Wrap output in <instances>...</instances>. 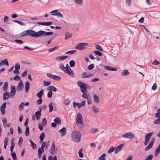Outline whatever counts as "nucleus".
I'll use <instances>...</instances> for the list:
<instances>
[{
  "instance_id": "56",
  "label": "nucleus",
  "mask_w": 160,
  "mask_h": 160,
  "mask_svg": "<svg viewBox=\"0 0 160 160\" xmlns=\"http://www.w3.org/2000/svg\"><path fill=\"white\" fill-rule=\"evenodd\" d=\"M153 158V155L152 154H150L144 160H152Z\"/></svg>"
},
{
  "instance_id": "15",
  "label": "nucleus",
  "mask_w": 160,
  "mask_h": 160,
  "mask_svg": "<svg viewBox=\"0 0 160 160\" xmlns=\"http://www.w3.org/2000/svg\"><path fill=\"white\" fill-rule=\"evenodd\" d=\"M24 87V85L22 81H21L18 83L17 87V90L18 91H21L22 90Z\"/></svg>"
},
{
  "instance_id": "32",
  "label": "nucleus",
  "mask_w": 160,
  "mask_h": 160,
  "mask_svg": "<svg viewBox=\"0 0 160 160\" xmlns=\"http://www.w3.org/2000/svg\"><path fill=\"white\" fill-rule=\"evenodd\" d=\"M8 87V83L7 82H4V86L3 87V90L4 91H6Z\"/></svg>"
},
{
  "instance_id": "24",
  "label": "nucleus",
  "mask_w": 160,
  "mask_h": 160,
  "mask_svg": "<svg viewBox=\"0 0 160 160\" xmlns=\"http://www.w3.org/2000/svg\"><path fill=\"white\" fill-rule=\"evenodd\" d=\"M36 119L38 120L39 119L40 117L41 116V113L39 111H38L35 112L34 115Z\"/></svg>"
},
{
  "instance_id": "53",
  "label": "nucleus",
  "mask_w": 160,
  "mask_h": 160,
  "mask_svg": "<svg viewBox=\"0 0 160 160\" xmlns=\"http://www.w3.org/2000/svg\"><path fill=\"white\" fill-rule=\"evenodd\" d=\"M116 148L114 147H112L108 150V153H109L113 152L115 149Z\"/></svg>"
},
{
  "instance_id": "41",
  "label": "nucleus",
  "mask_w": 160,
  "mask_h": 160,
  "mask_svg": "<svg viewBox=\"0 0 160 160\" xmlns=\"http://www.w3.org/2000/svg\"><path fill=\"white\" fill-rule=\"evenodd\" d=\"M2 121L4 127H6V124H7V121L6 118L4 117L2 119Z\"/></svg>"
},
{
  "instance_id": "33",
  "label": "nucleus",
  "mask_w": 160,
  "mask_h": 160,
  "mask_svg": "<svg viewBox=\"0 0 160 160\" xmlns=\"http://www.w3.org/2000/svg\"><path fill=\"white\" fill-rule=\"evenodd\" d=\"M54 122L57 124H60L61 123V121L60 118H56L54 120Z\"/></svg>"
},
{
  "instance_id": "49",
  "label": "nucleus",
  "mask_w": 160,
  "mask_h": 160,
  "mask_svg": "<svg viewBox=\"0 0 160 160\" xmlns=\"http://www.w3.org/2000/svg\"><path fill=\"white\" fill-rule=\"evenodd\" d=\"M159 62L157 60H154L152 62V64L154 66H157L160 64Z\"/></svg>"
},
{
  "instance_id": "37",
  "label": "nucleus",
  "mask_w": 160,
  "mask_h": 160,
  "mask_svg": "<svg viewBox=\"0 0 160 160\" xmlns=\"http://www.w3.org/2000/svg\"><path fill=\"white\" fill-rule=\"evenodd\" d=\"M59 67L64 72L66 69L65 68V67L64 66V65L62 63H61L59 64Z\"/></svg>"
},
{
  "instance_id": "18",
  "label": "nucleus",
  "mask_w": 160,
  "mask_h": 160,
  "mask_svg": "<svg viewBox=\"0 0 160 160\" xmlns=\"http://www.w3.org/2000/svg\"><path fill=\"white\" fill-rule=\"evenodd\" d=\"M10 96L9 93L8 92H5L3 94V99L4 100H6Z\"/></svg>"
},
{
  "instance_id": "57",
  "label": "nucleus",
  "mask_w": 160,
  "mask_h": 160,
  "mask_svg": "<svg viewBox=\"0 0 160 160\" xmlns=\"http://www.w3.org/2000/svg\"><path fill=\"white\" fill-rule=\"evenodd\" d=\"M14 68L16 70H19L20 68V65L18 63H16L15 65Z\"/></svg>"
},
{
  "instance_id": "60",
  "label": "nucleus",
  "mask_w": 160,
  "mask_h": 160,
  "mask_svg": "<svg viewBox=\"0 0 160 160\" xmlns=\"http://www.w3.org/2000/svg\"><path fill=\"white\" fill-rule=\"evenodd\" d=\"M47 75L48 77L53 79H54L55 76V75H52L50 73H47Z\"/></svg>"
},
{
  "instance_id": "36",
  "label": "nucleus",
  "mask_w": 160,
  "mask_h": 160,
  "mask_svg": "<svg viewBox=\"0 0 160 160\" xmlns=\"http://www.w3.org/2000/svg\"><path fill=\"white\" fill-rule=\"evenodd\" d=\"M48 107L49 108V112H52L53 109V106L52 105V103L51 102L49 104Z\"/></svg>"
},
{
  "instance_id": "39",
  "label": "nucleus",
  "mask_w": 160,
  "mask_h": 160,
  "mask_svg": "<svg viewBox=\"0 0 160 160\" xmlns=\"http://www.w3.org/2000/svg\"><path fill=\"white\" fill-rule=\"evenodd\" d=\"M95 47L96 49L99 50L101 51H103V50L101 47V46L99 45H95Z\"/></svg>"
},
{
  "instance_id": "5",
  "label": "nucleus",
  "mask_w": 160,
  "mask_h": 160,
  "mask_svg": "<svg viewBox=\"0 0 160 160\" xmlns=\"http://www.w3.org/2000/svg\"><path fill=\"white\" fill-rule=\"evenodd\" d=\"M37 38H38L43 35L48 36V35H51L53 34V33L52 32H46L45 31L40 30L37 32Z\"/></svg>"
},
{
  "instance_id": "54",
  "label": "nucleus",
  "mask_w": 160,
  "mask_h": 160,
  "mask_svg": "<svg viewBox=\"0 0 160 160\" xmlns=\"http://www.w3.org/2000/svg\"><path fill=\"white\" fill-rule=\"evenodd\" d=\"M82 148L78 152L80 158H82L83 156L82 153Z\"/></svg>"
},
{
  "instance_id": "30",
  "label": "nucleus",
  "mask_w": 160,
  "mask_h": 160,
  "mask_svg": "<svg viewBox=\"0 0 160 160\" xmlns=\"http://www.w3.org/2000/svg\"><path fill=\"white\" fill-rule=\"evenodd\" d=\"M8 141V138L7 137H5L4 141V147L5 149H6Z\"/></svg>"
},
{
  "instance_id": "47",
  "label": "nucleus",
  "mask_w": 160,
  "mask_h": 160,
  "mask_svg": "<svg viewBox=\"0 0 160 160\" xmlns=\"http://www.w3.org/2000/svg\"><path fill=\"white\" fill-rule=\"evenodd\" d=\"M155 116L156 118H160V108L158 109L157 112L155 114Z\"/></svg>"
},
{
  "instance_id": "27",
  "label": "nucleus",
  "mask_w": 160,
  "mask_h": 160,
  "mask_svg": "<svg viewBox=\"0 0 160 160\" xmlns=\"http://www.w3.org/2000/svg\"><path fill=\"white\" fill-rule=\"evenodd\" d=\"M129 74V72L126 69L123 70L121 72V75L122 76L127 75Z\"/></svg>"
},
{
  "instance_id": "31",
  "label": "nucleus",
  "mask_w": 160,
  "mask_h": 160,
  "mask_svg": "<svg viewBox=\"0 0 160 160\" xmlns=\"http://www.w3.org/2000/svg\"><path fill=\"white\" fill-rule=\"evenodd\" d=\"M29 88V83L28 81H27L25 82V89L26 92H27Z\"/></svg>"
},
{
  "instance_id": "45",
  "label": "nucleus",
  "mask_w": 160,
  "mask_h": 160,
  "mask_svg": "<svg viewBox=\"0 0 160 160\" xmlns=\"http://www.w3.org/2000/svg\"><path fill=\"white\" fill-rule=\"evenodd\" d=\"M51 82L50 81H47L44 80L43 81V85L45 86H47L50 84Z\"/></svg>"
},
{
  "instance_id": "40",
  "label": "nucleus",
  "mask_w": 160,
  "mask_h": 160,
  "mask_svg": "<svg viewBox=\"0 0 160 160\" xmlns=\"http://www.w3.org/2000/svg\"><path fill=\"white\" fill-rule=\"evenodd\" d=\"M77 52V51L76 50H73L68 51L67 52H66L65 53L67 54H72L76 52Z\"/></svg>"
},
{
  "instance_id": "62",
  "label": "nucleus",
  "mask_w": 160,
  "mask_h": 160,
  "mask_svg": "<svg viewBox=\"0 0 160 160\" xmlns=\"http://www.w3.org/2000/svg\"><path fill=\"white\" fill-rule=\"evenodd\" d=\"M157 87L156 82H155L152 87V90H155L157 88Z\"/></svg>"
},
{
  "instance_id": "34",
  "label": "nucleus",
  "mask_w": 160,
  "mask_h": 160,
  "mask_svg": "<svg viewBox=\"0 0 160 160\" xmlns=\"http://www.w3.org/2000/svg\"><path fill=\"white\" fill-rule=\"evenodd\" d=\"M106 155L105 153H104L102 154L98 158V160H105L106 158L105 157Z\"/></svg>"
},
{
  "instance_id": "51",
  "label": "nucleus",
  "mask_w": 160,
  "mask_h": 160,
  "mask_svg": "<svg viewBox=\"0 0 160 160\" xmlns=\"http://www.w3.org/2000/svg\"><path fill=\"white\" fill-rule=\"evenodd\" d=\"M75 2L79 5H82L83 3L82 0H74Z\"/></svg>"
},
{
  "instance_id": "48",
  "label": "nucleus",
  "mask_w": 160,
  "mask_h": 160,
  "mask_svg": "<svg viewBox=\"0 0 160 160\" xmlns=\"http://www.w3.org/2000/svg\"><path fill=\"white\" fill-rule=\"evenodd\" d=\"M86 92H84V93H83V94L82 95V97L88 99L89 98V94H87Z\"/></svg>"
},
{
  "instance_id": "44",
  "label": "nucleus",
  "mask_w": 160,
  "mask_h": 160,
  "mask_svg": "<svg viewBox=\"0 0 160 160\" xmlns=\"http://www.w3.org/2000/svg\"><path fill=\"white\" fill-rule=\"evenodd\" d=\"M13 139H12V141H11L12 144H11V146L10 147V151H11V152H13V148H14V145H15V144H14V143H13Z\"/></svg>"
},
{
  "instance_id": "22",
  "label": "nucleus",
  "mask_w": 160,
  "mask_h": 160,
  "mask_svg": "<svg viewBox=\"0 0 160 160\" xmlns=\"http://www.w3.org/2000/svg\"><path fill=\"white\" fill-rule=\"evenodd\" d=\"M160 152V144L158 146V147L156 149V150L155 151L154 155L155 157L157 156L158 153Z\"/></svg>"
},
{
  "instance_id": "26",
  "label": "nucleus",
  "mask_w": 160,
  "mask_h": 160,
  "mask_svg": "<svg viewBox=\"0 0 160 160\" xmlns=\"http://www.w3.org/2000/svg\"><path fill=\"white\" fill-rule=\"evenodd\" d=\"M65 40H68L69 39L71 38L72 36V34L69 32H66L65 33Z\"/></svg>"
},
{
  "instance_id": "42",
  "label": "nucleus",
  "mask_w": 160,
  "mask_h": 160,
  "mask_svg": "<svg viewBox=\"0 0 160 160\" xmlns=\"http://www.w3.org/2000/svg\"><path fill=\"white\" fill-rule=\"evenodd\" d=\"M48 160H57V156L55 155L53 156V158L52 156L50 155L48 158Z\"/></svg>"
},
{
  "instance_id": "25",
  "label": "nucleus",
  "mask_w": 160,
  "mask_h": 160,
  "mask_svg": "<svg viewBox=\"0 0 160 160\" xmlns=\"http://www.w3.org/2000/svg\"><path fill=\"white\" fill-rule=\"evenodd\" d=\"M47 89L48 90L52 91L54 92H55L57 91L56 88L53 86H50L48 87Z\"/></svg>"
},
{
  "instance_id": "35",
  "label": "nucleus",
  "mask_w": 160,
  "mask_h": 160,
  "mask_svg": "<svg viewBox=\"0 0 160 160\" xmlns=\"http://www.w3.org/2000/svg\"><path fill=\"white\" fill-rule=\"evenodd\" d=\"M43 90H41L37 94V96L39 98H42V97L43 93Z\"/></svg>"
},
{
  "instance_id": "20",
  "label": "nucleus",
  "mask_w": 160,
  "mask_h": 160,
  "mask_svg": "<svg viewBox=\"0 0 160 160\" xmlns=\"http://www.w3.org/2000/svg\"><path fill=\"white\" fill-rule=\"evenodd\" d=\"M124 145V144H122L118 146L116 148V149L115 151V153H117L120 151L123 148Z\"/></svg>"
},
{
  "instance_id": "19",
  "label": "nucleus",
  "mask_w": 160,
  "mask_h": 160,
  "mask_svg": "<svg viewBox=\"0 0 160 160\" xmlns=\"http://www.w3.org/2000/svg\"><path fill=\"white\" fill-rule=\"evenodd\" d=\"M68 58L67 55L63 56L62 55L57 57L56 58V59L59 61H62L65 59Z\"/></svg>"
},
{
  "instance_id": "13",
  "label": "nucleus",
  "mask_w": 160,
  "mask_h": 160,
  "mask_svg": "<svg viewBox=\"0 0 160 160\" xmlns=\"http://www.w3.org/2000/svg\"><path fill=\"white\" fill-rule=\"evenodd\" d=\"M81 75L83 78H88L92 76L93 74L92 73H88L86 72H83L82 74Z\"/></svg>"
},
{
  "instance_id": "4",
  "label": "nucleus",
  "mask_w": 160,
  "mask_h": 160,
  "mask_svg": "<svg viewBox=\"0 0 160 160\" xmlns=\"http://www.w3.org/2000/svg\"><path fill=\"white\" fill-rule=\"evenodd\" d=\"M76 124L77 126L79 128H82L84 126L82 116L79 112L78 113L77 115Z\"/></svg>"
},
{
  "instance_id": "43",
  "label": "nucleus",
  "mask_w": 160,
  "mask_h": 160,
  "mask_svg": "<svg viewBox=\"0 0 160 160\" xmlns=\"http://www.w3.org/2000/svg\"><path fill=\"white\" fill-rule=\"evenodd\" d=\"M58 48H59V46L57 45V46H56V47H55L53 48H50L49 49L48 51L49 52H52L53 51L57 50V49H58Z\"/></svg>"
},
{
  "instance_id": "10",
  "label": "nucleus",
  "mask_w": 160,
  "mask_h": 160,
  "mask_svg": "<svg viewBox=\"0 0 160 160\" xmlns=\"http://www.w3.org/2000/svg\"><path fill=\"white\" fill-rule=\"evenodd\" d=\"M64 72L71 77H73L74 76V73L71 68H68Z\"/></svg>"
},
{
  "instance_id": "16",
  "label": "nucleus",
  "mask_w": 160,
  "mask_h": 160,
  "mask_svg": "<svg viewBox=\"0 0 160 160\" xmlns=\"http://www.w3.org/2000/svg\"><path fill=\"white\" fill-rule=\"evenodd\" d=\"M59 132L61 133V136L62 137H63L66 134L67 131L66 128L64 127H63L59 130Z\"/></svg>"
},
{
  "instance_id": "12",
  "label": "nucleus",
  "mask_w": 160,
  "mask_h": 160,
  "mask_svg": "<svg viewBox=\"0 0 160 160\" xmlns=\"http://www.w3.org/2000/svg\"><path fill=\"white\" fill-rule=\"evenodd\" d=\"M155 141V138H152L151 140V141H150V143L145 148V151H147L150 148H151L152 146L153 145L154 143V142Z\"/></svg>"
},
{
  "instance_id": "28",
  "label": "nucleus",
  "mask_w": 160,
  "mask_h": 160,
  "mask_svg": "<svg viewBox=\"0 0 160 160\" xmlns=\"http://www.w3.org/2000/svg\"><path fill=\"white\" fill-rule=\"evenodd\" d=\"M93 98L95 102L97 103H98L100 102L99 98L97 95L94 94L93 95Z\"/></svg>"
},
{
  "instance_id": "38",
  "label": "nucleus",
  "mask_w": 160,
  "mask_h": 160,
  "mask_svg": "<svg viewBox=\"0 0 160 160\" xmlns=\"http://www.w3.org/2000/svg\"><path fill=\"white\" fill-rule=\"evenodd\" d=\"M45 137L44 133L43 132H42L39 137V139L40 140V142H41L43 141V140Z\"/></svg>"
},
{
  "instance_id": "8",
  "label": "nucleus",
  "mask_w": 160,
  "mask_h": 160,
  "mask_svg": "<svg viewBox=\"0 0 160 160\" xmlns=\"http://www.w3.org/2000/svg\"><path fill=\"white\" fill-rule=\"evenodd\" d=\"M58 148L55 147L54 142H53L52 145L49 149V152L52 155L56 154L57 152Z\"/></svg>"
},
{
  "instance_id": "14",
  "label": "nucleus",
  "mask_w": 160,
  "mask_h": 160,
  "mask_svg": "<svg viewBox=\"0 0 160 160\" xmlns=\"http://www.w3.org/2000/svg\"><path fill=\"white\" fill-rule=\"evenodd\" d=\"M91 109L93 110L94 113L97 114L99 112V109L98 108L96 105H93L91 107Z\"/></svg>"
},
{
  "instance_id": "1",
  "label": "nucleus",
  "mask_w": 160,
  "mask_h": 160,
  "mask_svg": "<svg viewBox=\"0 0 160 160\" xmlns=\"http://www.w3.org/2000/svg\"><path fill=\"white\" fill-rule=\"evenodd\" d=\"M81 137V133L79 131L74 130L72 132L71 137L72 140L75 142H80Z\"/></svg>"
},
{
  "instance_id": "7",
  "label": "nucleus",
  "mask_w": 160,
  "mask_h": 160,
  "mask_svg": "<svg viewBox=\"0 0 160 160\" xmlns=\"http://www.w3.org/2000/svg\"><path fill=\"white\" fill-rule=\"evenodd\" d=\"M88 45V43H80L75 47V48L79 50H83Z\"/></svg>"
},
{
  "instance_id": "61",
  "label": "nucleus",
  "mask_w": 160,
  "mask_h": 160,
  "mask_svg": "<svg viewBox=\"0 0 160 160\" xmlns=\"http://www.w3.org/2000/svg\"><path fill=\"white\" fill-rule=\"evenodd\" d=\"M70 102V100L68 98H67L64 101V103L65 105H67L69 104V103Z\"/></svg>"
},
{
  "instance_id": "9",
  "label": "nucleus",
  "mask_w": 160,
  "mask_h": 160,
  "mask_svg": "<svg viewBox=\"0 0 160 160\" xmlns=\"http://www.w3.org/2000/svg\"><path fill=\"white\" fill-rule=\"evenodd\" d=\"M122 137L124 138L132 139L134 138V135L131 132H128L123 134Z\"/></svg>"
},
{
  "instance_id": "52",
  "label": "nucleus",
  "mask_w": 160,
  "mask_h": 160,
  "mask_svg": "<svg viewBox=\"0 0 160 160\" xmlns=\"http://www.w3.org/2000/svg\"><path fill=\"white\" fill-rule=\"evenodd\" d=\"M69 65L71 67H73L75 65V62L73 60H71L69 62Z\"/></svg>"
},
{
  "instance_id": "23",
  "label": "nucleus",
  "mask_w": 160,
  "mask_h": 160,
  "mask_svg": "<svg viewBox=\"0 0 160 160\" xmlns=\"http://www.w3.org/2000/svg\"><path fill=\"white\" fill-rule=\"evenodd\" d=\"M85 100H84L81 103H77V106L78 108H80L81 107L84 106L85 103Z\"/></svg>"
},
{
  "instance_id": "58",
  "label": "nucleus",
  "mask_w": 160,
  "mask_h": 160,
  "mask_svg": "<svg viewBox=\"0 0 160 160\" xmlns=\"http://www.w3.org/2000/svg\"><path fill=\"white\" fill-rule=\"evenodd\" d=\"M94 65L92 64L88 66V69L89 70H92L94 68Z\"/></svg>"
},
{
  "instance_id": "46",
  "label": "nucleus",
  "mask_w": 160,
  "mask_h": 160,
  "mask_svg": "<svg viewBox=\"0 0 160 160\" xmlns=\"http://www.w3.org/2000/svg\"><path fill=\"white\" fill-rule=\"evenodd\" d=\"M25 135L26 136H28L29 133V128L28 126H26L25 131Z\"/></svg>"
},
{
  "instance_id": "6",
  "label": "nucleus",
  "mask_w": 160,
  "mask_h": 160,
  "mask_svg": "<svg viewBox=\"0 0 160 160\" xmlns=\"http://www.w3.org/2000/svg\"><path fill=\"white\" fill-rule=\"evenodd\" d=\"M154 133V132L153 131L152 132L147 133L146 134L145 136V140L144 142V145L145 146H146L148 144L149 142L150 141V138Z\"/></svg>"
},
{
  "instance_id": "21",
  "label": "nucleus",
  "mask_w": 160,
  "mask_h": 160,
  "mask_svg": "<svg viewBox=\"0 0 160 160\" xmlns=\"http://www.w3.org/2000/svg\"><path fill=\"white\" fill-rule=\"evenodd\" d=\"M104 68L106 70L109 71H116L117 70V68H113L111 67L108 66H105Z\"/></svg>"
},
{
  "instance_id": "17",
  "label": "nucleus",
  "mask_w": 160,
  "mask_h": 160,
  "mask_svg": "<svg viewBox=\"0 0 160 160\" xmlns=\"http://www.w3.org/2000/svg\"><path fill=\"white\" fill-rule=\"evenodd\" d=\"M7 66H9L8 61L7 59H4L3 60H1L0 62V66H2L4 65Z\"/></svg>"
},
{
  "instance_id": "11",
  "label": "nucleus",
  "mask_w": 160,
  "mask_h": 160,
  "mask_svg": "<svg viewBox=\"0 0 160 160\" xmlns=\"http://www.w3.org/2000/svg\"><path fill=\"white\" fill-rule=\"evenodd\" d=\"M11 91L10 92V96L11 98H13L15 95L16 92L15 87L14 86H11Z\"/></svg>"
},
{
  "instance_id": "63",
  "label": "nucleus",
  "mask_w": 160,
  "mask_h": 160,
  "mask_svg": "<svg viewBox=\"0 0 160 160\" xmlns=\"http://www.w3.org/2000/svg\"><path fill=\"white\" fill-rule=\"evenodd\" d=\"M55 15H56V16H57L62 18H63L62 14L60 12H57Z\"/></svg>"
},
{
  "instance_id": "29",
  "label": "nucleus",
  "mask_w": 160,
  "mask_h": 160,
  "mask_svg": "<svg viewBox=\"0 0 160 160\" xmlns=\"http://www.w3.org/2000/svg\"><path fill=\"white\" fill-rule=\"evenodd\" d=\"M30 143V145L32 147V149H35L36 148V145L31 140H29Z\"/></svg>"
},
{
  "instance_id": "50",
  "label": "nucleus",
  "mask_w": 160,
  "mask_h": 160,
  "mask_svg": "<svg viewBox=\"0 0 160 160\" xmlns=\"http://www.w3.org/2000/svg\"><path fill=\"white\" fill-rule=\"evenodd\" d=\"M11 152V155L12 157L13 160H17L16 155L15 153L14 152Z\"/></svg>"
},
{
  "instance_id": "3",
  "label": "nucleus",
  "mask_w": 160,
  "mask_h": 160,
  "mask_svg": "<svg viewBox=\"0 0 160 160\" xmlns=\"http://www.w3.org/2000/svg\"><path fill=\"white\" fill-rule=\"evenodd\" d=\"M37 32L32 30H27L22 33V34L21 35V36L23 37L25 36H29L35 38H37Z\"/></svg>"
},
{
  "instance_id": "55",
  "label": "nucleus",
  "mask_w": 160,
  "mask_h": 160,
  "mask_svg": "<svg viewBox=\"0 0 160 160\" xmlns=\"http://www.w3.org/2000/svg\"><path fill=\"white\" fill-rule=\"evenodd\" d=\"M93 52L95 54L99 56H101L102 55V53L98 51L95 50Z\"/></svg>"
},
{
  "instance_id": "2",
  "label": "nucleus",
  "mask_w": 160,
  "mask_h": 160,
  "mask_svg": "<svg viewBox=\"0 0 160 160\" xmlns=\"http://www.w3.org/2000/svg\"><path fill=\"white\" fill-rule=\"evenodd\" d=\"M77 84L80 87L81 91L82 93H84V92H87V89H89L91 88V87L88 85L81 81H78Z\"/></svg>"
},
{
  "instance_id": "64",
  "label": "nucleus",
  "mask_w": 160,
  "mask_h": 160,
  "mask_svg": "<svg viewBox=\"0 0 160 160\" xmlns=\"http://www.w3.org/2000/svg\"><path fill=\"white\" fill-rule=\"evenodd\" d=\"M158 118L155 120L153 123L155 124H159L160 123V117Z\"/></svg>"
},
{
  "instance_id": "59",
  "label": "nucleus",
  "mask_w": 160,
  "mask_h": 160,
  "mask_svg": "<svg viewBox=\"0 0 160 160\" xmlns=\"http://www.w3.org/2000/svg\"><path fill=\"white\" fill-rule=\"evenodd\" d=\"M6 102H4L1 106L0 109H5L6 108Z\"/></svg>"
}]
</instances>
